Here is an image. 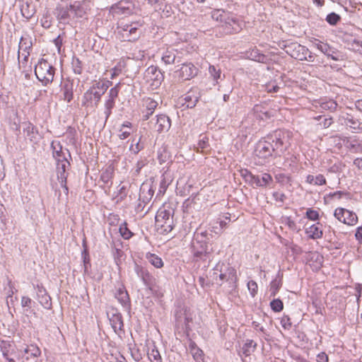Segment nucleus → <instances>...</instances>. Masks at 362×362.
I'll list each match as a JSON object with an SVG mask.
<instances>
[{"label":"nucleus","instance_id":"64","mask_svg":"<svg viewBox=\"0 0 362 362\" xmlns=\"http://www.w3.org/2000/svg\"><path fill=\"white\" fill-rule=\"evenodd\" d=\"M351 148L354 149L355 152L362 151V141L351 144Z\"/></svg>","mask_w":362,"mask_h":362},{"label":"nucleus","instance_id":"58","mask_svg":"<svg viewBox=\"0 0 362 362\" xmlns=\"http://www.w3.org/2000/svg\"><path fill=\"white\" fill-rule=\"evenodd\" d=\"M305 215L306 217L311 221H317L319 219V213L312 209H308Z\"/></svg>","mask_w":362,"mask_h":362},{"label":"nucleus","instance_id":"38","mask_svg":"<svg viewBox=\"0 0 362 362\" xmlns=\"http://www.w3.org/2000/svg\"><path fill=\"white\" fill-rule=\"evenodd\" d=\"M119 232L121 236L124 240H129L134 235V233L128 228L127 223L126 221H124L119 226Z\"/></svg>","mask_w":362,"mask_h":362},{"label":"nucleus","instance_id":"42","mask_svg":"<svg viewBox=\"0 0 362 362\" xmlns=\"http://www.w3.org/2000/svg\"><path fill=\"white\" fill-rule=\"evenodd\" d=\"M81 257L83 263V272L84 274H86L88 273V269L90 267V258L89 255V252L82 251L81 252Z\"/></svg>","mask_w":362,"mask_h":362},{"label":"nucleus","instance_id":"47","mask_svg":"<svg viewBox=\"0 0 362 362\" xmlns=\"http://www.w3.org/2000/svg\"><path fill=\"white\" fill-rule=\"evenodd\" d=\"M270 306H271V308L272 309V310L274 312H280L284 308L283 302L279 298L274 299L270 303Z\"/></svg>","mask_w":362,"mask_h":362},{"label":"nucleus","instance_id":"35","mask_svg":"<svg viewBox=\"0 0 362 362\" xmlns=\"http://www.w3.org/2000/svg\"><path fill=\"white\" fill-rule=\"evenodd\" d=\"M306 182L311 185H323L326 184V179L324 175L321 174L316 176L308 175L306 177Z\"/></svg>","mask_w":362,"mask_h":362},{"label":"nucleus","instance_id":"40","mask_svg":"<svg viewBox=\"0 0 362 362\" xmlns=\"http://www.w3.org/2000/svg\"><path fill=\"white\" fill-rule=\"evenodd\" d=\"M190 352L195 361L199 362L202 360L203 351L199 349L194 343L190 344Z\"/></svg>","mask_w":362,"mask_h":362},{"label":"nucleus","instance_id":"24","mask_svg":"<svg viewBox=\"0 0 362 362\" xmlns=\"http://www.w3.org/2000/svg\"><path fill=\"white\" fill-rule=\"evenodd\" d=\"M224 26L226 32L230 34L238 33L242 29L240 22L233 16H227Z\"/></svg>","mask_w":362,"mask_h":362},{"label":"nucleus","instance_id":"50","mask_svg":"<svg viewBox=\"0 0 362 362\" xmlns=\"http://www.w3.org/2000/svg\"><path fill=\"white\" fill-rule=\"evenodd\" d=\"M340 19V16L334 12L328 14L326 17L327 22L332 25H336L339 21Z\"/></svg>","mask_w":362,"mask_h":362},{"label":"nucleus","instance_id":"37","mask_svg":"<svg viewBox=\"0 0 362 362\" xmlns=\"http://www.w3.org/2000/svg\"><path fill=\"white\" fill-rule=\"evenodd\" d=\"M71 68L75 74L80 75L83 72L82 62L76 56H74L72 57Z\"/></svg>","mask_w":362,"mask_h":362},{"label":"nucleus","instance_id":"59","mask_svg":"<svg viewBox=\"0 0 362 362\" xmlns=\"http://www.w3.org/2000/svg\"><path fill=\"white\" fill-rule=\"evenodd\" d=\"M247 288H248V290L250 291L252 296L254 297L255 296V294L257 293V283L255 281H252V280L250 281L247 283Z\"/></svg>","mask_w":362,"mask_h":362},{"label":"nucleus","instance_id":"28","mask_svg":"<svg viewBox=\"0 0 362 362\" xmlns=\"http://www.w3.org/2000/svg\"><path fill=\"white\" fill-rule=\"evenodd\" d=\"M321 223L317 222L305 228V233L311 239H320L323 233L321 229Z\"/></svg>","mask_w":362,"mask_h":362},{"label":"nucleus","instance_id":"8","mask_svg":"<svg viewBox=\"0 0 362 362\" xmlns=\"http://www.w3.org/2000/svg\"><path fill=\"white\" fill-rule=\"evenodd\" d=\"M135 9L134 4L129 0H122L113 4L110 9V12L114 16H127L134 13Z\"/></svg>","mask_w":362,"mask_h":362},{"label":"nucleus","instance_id":"2","mask_svg":"<svg viewBox=\"0 0 362 362\" xmlns=\"http://www.w3.org/2000/svg\"><path fill=\"white\" fill-rule=\"evenodd\" d=\"M266 138L275 149V156H280L291 146V133L287 130H275Z\"/></svg>","mask_w":362,"mask_h":362},{"label":"nucleus","instance_id":"34","mask_svg":"<svg viewBox=\"0 0 362 362\" xmlns=\"http://www.w3.org/2000/svg\"><path fill=\"white\" fill-rule=\"evenodd\" d=\"M25 354H26V359L28 360L31 358H37L40 356L41 351L40 348L35 344H30L24 350Z\"/></svg>","mask_w":362,"mask_h":362},{"label":"nucleus","instance_id":"1","mask_svg":"<svg viewBox=\"0 0 362 362\" xmlns=\"http://www.w3.org/2000/svg\"><path fill=\"white\" fill-rule=\"evenodd\" d=\"M111 84L112 82L108 80L95 81L84 93L82 98V105L86 107H97L102 96Z\"/></svg>","mask_w":362,"mask_h":362},{"label":"nucleus","instance_id":"17","mask_svg":"<svg viewBox=\"0 0 362 362\" xmlns=\"http://www.w3.org/2000/svg\"><path fill=\"white\" fill-rule=\"evenodd\" d=\"M156 71L157 66H151L146 70L145 75L147 82L149 83L148 87V90L153 92L155 94L158 93L156 90L158 88V75L156 74Z\"/></svg>","mask_w":362,"mask_h":362},{"label":"nucleus","instance_id":"15","mask_svg":"<svg viewBox=\"0 0 362 362\" xmlns=\"http://www.w3.org/2000/svg\"><path fill=\"white\" fill-rule=\"evenodd\" d=\"M161 209H162L160 208V217H162V218L165 221V223L164 224H161L160 226V229L161 230L160 233L168 234L173 228V221L172 217L173 209H166L165 208L163 210Z\"/></svg>","mask_w":362,"mask_h":362},{"label":"nucleus","instance_id":"45","mask_svg":"<svg viewBox=\"0 0 362 362\" xmlns=\"http://www.w3.org/2000/svg\"><path fill=\"white\" fill-rule=\"evenodd\" d=\"M320 107L323 110L334 111L337 107V103L333 100H329L322 102Z\"/></svg>","mask_w":362,"mask_h":362},{"label":"nucleus","instance_id":"48","mask_svg":"<svg viewBox=\"0 0 362 362\" xmlns=\"http://www.w3.org/2000/svg\"><path fill=\"white\" fill-rule=\"evenodd\" d=\"M175 59V55L174 52H173L168 51L162 57V61L165 64H170L174 63Z\"/></svg>","mask_w":362,"mask_h":362},{"label":"nucleus","instance_id":"4","mask_svg":"<svg viewBox=\"0 0 362 362\" xmlns=\"http://www.w3.org/2000/svg\"><path fill=\"white\" fill-rule=\"evenodd\" d=\"M141 26V24L139 22H132L130 23H119L117 29L122 41L134 42L138 40L141 33L139 29Z\"/></svg>","mask_w":362,"mask_h":362},{"label":"nucleus","instance_id":"27","mask_svg":"<svg viewBox=\"0 0 362 362\" xmlns=\"http://www.w3.org/2000/svg\"><path fill=\"white\" fill-rule=\"evenodd\" d=\"M33 49V42L32 39L28 35H25L21 36L18 45V64H20V50H23V52H30Z\"/></svg>","mask_w":362,"mask_h":362},{"label":"nucleus","instance_id":"21","mask_svg":"<svg viewBox=\"0 0 362 362\" xmlns=\"http://www.w3.org/2000/svg\"><path fill=\"white\" fill-rule=\"evenodd\" d=\"M115 297L117 299L118 302L122 306L129 310L131 308V300L129 293L123 285H121L116 291Z\"/></svg>","mask_w":362,"mask_h":362},{"label":"nucleus","instance_id":"22","mask_svg":"<svg viewBox=\"0 0 362 362\" xmlns=\"http://www.w3.org/2000/svg\"><path fill=\"white\" fill-rule=\"evenodd\" d=\"M71 11L73 18H83L89 9L88 3L85 1H74L70 5Z\"/></svg>","mask_w":362,"mask_h":362},{"label":"nucleus","instance_id":"62","mask_svg":"<svg viewBox=\"0 0 362 362\" xmlns=\"http://www.w3.org/2000/svg\"><path fill=\"white\" fill-rule=\"evenodd\" d=\"M54 44L57 47L58 52H60L61 47L63 44V39L60 35H58L55 39L53 40Z\"/></svg>","mask_w":362,"mask_h":362},{"label":"nucleus","instance_id":"6","mask_svg":"<svg viewBox=\"0 0 362 362\" xmlns=\"http://www.w3.org/2000/svg\"><path fill=\"white\" fill-rule=\"evenodd\" d=\"M175 317L178 327L186 331L190 329L189 323L192 321V314L185 305L177 306L175 310Z\"/></svg>","mask_w":362,"mask_h":362},{"label":"nucleus","instance_id":"13","mask_svg":"<svg viewBox=\"0 0 362 362\" xmlns=\"http://www.w3.org/2000/svg\"><path fill=\"white\" fill-rule=\"evenodd\" d=\"M50 148L52 150V157L56 162H60L62 160H64V158H67L66 153H67L70 160L72 159L69 150L68 148L64 149L59 141L53 140L51 142Z\"/></svg>","mask_w":362,"mask_h":362},{"label":"nucleus","instance_id":"41","mask_svg":"<svg viewBox=\"0 0 362 362\" xmlns=\"http://www.w3.org/2000/svg\"><path fill=\"white\" fill-rule=\"evenodd\" d=\"M171 126L170 118L165 115H160V132L168 131Z\"/></svg>","mask_w":362,"mask_h":362},{"label":"nucleus","instance_id":"9","mask_svg":"<svg viewBox=\"0 0 362 362\" xmlns=\"http://www.w3.org/2000/svg\"><path fill=\"white\" fill-rule=\"evenodd\" d=\"M219 279L217 281V284L221 285L223 282H227L230 285V287H235V284L237 281L236 270L230 267L228 264H225L222 270H219Z\"/></svg>","mask_w":362,"mask_h":362},{"label":"nucleus","instance_id":"12","mask_svg":"<svg viewBox=\"0 0 362 362\" xmlns=\"http://www.w3.org/2000/svg\"><path fill=\"white\" fill-rule=\"evenodd\" d=\"M334 216L340 222L347 225H354L358 220L355 213L344 208H337L334 211Z\"/></svg>","mask_w":362,"mask_h":362},{"label":"nucleus","instance_id":"61","mask_svg":"<svg viewBox=\"0 0 362 362\" xmlns=\"http://www.w3.org/2000/svg\"><path fill=\"white\" fill-rule=\"evenodd\" d=\"M273 197L276 202H280L283 203L284 202L286 196L284 193L276 192L273 193Z\"/></svg>","mask_w":362,"mask_h":362},{"label":"nucleus","instance_id":"16","mask_svg":"<svg viewBox=\"0 0 362 362\" xmlns=\"http://www.w3.org/2000/svg\"><path fill=\"white\" fill-rule=\"evenodd\" d=\"M34 287L36 289L37 298L40 304L45 309H51V297L49 296L48 293L47 292V290L43 286V285L42 284H37V285L34 286Z\"/></svg>","mask_w":362,"mask_h":362},{"label":"nucleus","instance_id":"63","mask_svg":"<svg viewBox=\"0 0 362 362\" xmlns=\"http://www.w3.org/2000/svg\"><path fill=\"white\" fill-rule=\"evenodd\" d=\"M317 362H328V356L325 352H321L317 356Z\"/></svg>","mask_w":362,"mask_h":362},{"label":"nucleus","instance_id":"49","mask_svg":"<svg viewBox=\"0 0 362 362\" xmlns=\"http://www.w3.org/2000/svg\"><path fill=\"white\" fill-rule=\"evenodd\" d=\"M317 48L327 57L330 56L331 47L326 43L319 42L316 44Z\"/></svg>","mask_w":362,"mask_h":362},{"label":"nucleus","instance_id":"23","mask_svg":"<svg viewBox=\"0 0 362 362\" xmlns=\"http://www.w3.org/2000/svg\"><path fill=\"white\" fill-rule=\"evenodd\" d=\"M192 247L195 257L202 259L203 257L206 255L207 244L205 241L202 240H198V238H196L192 241Z\"/></svg>","mask_w":362,"mask_h":362},{"label":"nucleus","instance_id":"31","mask_svg":"<svg viewBox=\"0 0 362 362\" xmlns=\"http://www.w3.org/2000/svg\"><path fill=\"white\" fill-rule=\"evenodd\" d=\"M73 83L71 81L65 82L62 87L64 100L70 103L74 97Z\"/></svg>","mask_w":362,"mask_h":362},{"label":"nucleus","instance_id":"36","mask_svg":"<svg viewBox=\"0 0 362 362\" xmlns=\"http://www.w3.org/2000/svg\"><path fill=\"white\" fill-rule=\"evenodd\" d=\"M257 344L252 339H247L244 344L242 351L245 356H250L256 349Z\"/></svg>","mask_w":362,"mask_h":362},{"label":"nucleus","instance_id":"5","mask_svg":"<svg viewBox=\"0 0 362 362\" xmlns=\"http://www.w3.org/2000/svg\"><path fill=\"white\" fill-rule=\"evenodd\" d=\"M242 175L245 181L252 186L266 187L273 182L272 175L266 173L255 175L247 170H245L242 172Z\"/></svg>","mask_w":362,"mask_h":362},{"label":"nucleus","instance_id":"19","mask_svg":"<svg viewBox=\"0 0 362 362\" xmlns=\"http://www.w3.org/2000/svg\"><path fill=\"white\" fill-rule=\"evenodd\" d=\"M199 98V93L197 89H192L186 94L180 98L182 105L187 108L195 107Z\"/></svg>","mask_w":362,"mask_h":362},{"label":"nucleus","instance_id":"43","mask_svg":"<svg viewBox=\"0 0 362 362\" xmlns=\"http://www.w3.org/2000/svg\"><path fill=\"white\" fill-rule=\"evenodd\" d=\"M209 72L210 76L213 78L214 81L218 83V80L221 78V71L220 69H217L213 65H210L209 67Z\"/></svg>","mask_w":362,"mask_h":362},{"label":"nucleus","instance_id":"33","mask_svg":"<svg viewBox=\"0 0 362 362\" xmlns=\"http://www.w3.org/2000/svg\"><path fill=\"white\" fill-rule=\"evenodd\" d=\"M12 347V341L0 339V351L1 352L3 357H7L8 355L11 354V351H13Z\"/></svg>","mask_w":362,"mask_h":362},{"label":"nucleus","instance_id":"30","mask_svg":"<svg viewBox=\"0 0 362 362\" xmlns=\"http://www.w3.org/2000/svg\"><path fill=\"white\" fill-rule=\"evenodd\" d=\"M23 132L25 134L26 137L32 142H35L37 140V135L38 134L37 129L30 122H24Z\"/></svg>","mask_w":362,"mask_h":362},{"label":"nucleus","instance_id":"26","mask_svg":"<svg viewBox=\"0 0 362 362\" xmlns=\"http://www.w3.org/2000/svg\"><path fill=\"white\" fill-rule=\"evenodd\" d=\"M158 103L154 99L146 98L144 99V106L146 107V111L143 112L144 119L147 120L153 115Z\"/></svg>","mask_w":362,"mask_h":362},{"label":"nucleus","instance_id":"51","mask_svg":"<svg viewBox=\"0 0 362 362\" xmlns=\"http://www.w3.org/2000/svg\"><path fill=\"white\" fill-rule=\"evenodd\" d=\"M146 258L148 262L153 265L156 268H158V256L151 252L146 254Z\"/></svg>","mask_w":362,"mask_h":362},{"label":"nucleus","instance_id":"56","mask_svg":"<svg viewBox=\"0 0 362 362\" xmlns=\"http://www.w3.org/2000/svg\"><path fill=\"white\" fill-rule=\"evenodd\" d=\"M21 306L23 308H27L26 311L32 308V304L34 303L33 300L28 296H23L21 298Z\"/></svg>","mask_w":362,"mask_h":362},{"label":"nucleus","instance_id":"18","mask_svg":"<svg viewBox=\"0 0 362 362\" xmlns=\"http://www.w3.org/2000/svg\"><path fill=\"white\" fill-rule=\"evenodd\" d=\"M60 162H56L57 164V178L59 182L67 180L68 173L71 166L70 159L64 158Z\"/></svg>","mask_w":362,"mask_h":362},{"label":"nucleus","instance_id":"44","mask_svg":"<svg viewBox=\"0 0 362 362\" xmlns=\"http://www.w3.org/2000/svg\"><path fill=\"white\" fill-rule=\"evenodd\" d=\"M209 147V139L206 136L200 135L197 144V151L202 152L204 149Z\"/></svg>","mask_w":362,"mask_h":362},{"label":"nucleus","instance_id":"10","mask_svg":"<svg viewBox=\"0 0 362 362\" xmlns=\"http://www.w3.org/2000/svg\"><path fill=\"white\" fill-rule=\"evenodd\" d=\"M255 154L260 158L266 159L273 156H275V149L265 137L263 140H260L257 143L255 148Z\"/></svg>","mask_w":362,"mask_h":362},{"label":"nucleus","instance_id":"52","mask_svg":"<svg viewBox=\"0 0 362 362\" xmlns=\"http://www.w3.org/2000/svg\"><path fill=\"white\" fill-rule=\"evenodd\" d=\"M225 264L218 262L216 267L213 269V279L216 281V283H217L218 279H219V274L221 272L220 269L222 270V269L224 267Z\"/></svg>","mask_w":362,"mask_h":362},{"label":"nucleus","instance_id":"53","mask_svg":"<svg viewBox=\"0 0 362 362\" xmlns=\"http://www.w3.org/2000/svg\"><path fill=\"white\" fill-rule=\"evenodd\" d=\"M119 221V216L115 213H110L107 216V221L110 226H117Z\"/></svg>","mask_w":362,"mask_h":362},{"label":"nucleus","instance_id":"60","mask_svg":"<svg viewBox=\"0 0 362 362\" xmlns=\"http://www.w3.org/2000/svg\"><path fill=\"white\" fill-rule=\"evenodd\" d=\"M112 179V173L108 170L103 172L100 175V180L105 184H107Z\"/></svg>","mask_w":362,"mask_h":362},{"label":"nucleus","instance_id":"20","mask_svg":"<svg viewBox=\"0 0 362 362\" xmlns=\"http://www.w3.org/2000/svg\"><path fill=\"white\" fill-rule=\"evenodd\" d=\"M109 320L112 328L116 334H119L124 332L123 317L122 314L118 312L117 310H115V313H112V315L109 316Z\"/></svg>","mask_w":362,"mask_h":362},{"label":"nucleus","instance_id":"11","mask_svg":"<svg viewBox=\"0 0 362 362\" xmlns=\"http://www.w3.org/2000/svg\"><path fill=\"white\" fill-rule=\"evenodd\" d=\"M286 52L291 55V57L303 61L307 59L309 49L305 46L295 42L286 45Z\"/></svg>","mask_w":362,"mask_h":362},{"label":"nucleus","instance_id":"39","mask_svg":"<svg viewBox=\"0 0 362 362\" xmlns=\"http://www.w3.org/2000/svg\"><path fill=\"white\" fill-rule=\"evenodd\" d=\"M153 347L150 350L148 348L147 356L151 362H158V349L155 344L154 341H152Z\"/></svg>","mask_w":362,"mask_h":362},{"label":"nucleus","instance_id":"25","mask_svg":"<svg viewBox=\"0 0 362 362\" xmlns=\"http://www.w3.org/2000/svg\"><path fill=\"white\" fill-rule=\"evenodd\" d=\"M197 69L191 63L184 64L180 70V76L182 80H188L197 75Z\"/></svg>","mask_w":362,"mask_h":362},{"label":"nucleus","instance_id":"46","mask_svg":"<svg viewBox=\"0 0 362 362\" xmlns=\"http://www.w3.org/2000/svg\"><path fill=\"white\" fill-rule=\"evenodd\" d=\"M229 15L223 11H221V10H216V11H214L212 13V18L214 19H216V21H224V23L226 22V19H227V16H228Z\"/></svg>","mask_w":362,"mask_h":362},{"label":"nucleus","instance_id":"14","mask_svg":"<svg viewBox=\"0 0 362 362\" xmlns=\"http://www.w3.org/2000/svg\"><path fill=\"white\" fill-rule=\"evenodd\" d=\"M54 14L59 23L64 25L69 24L71 21L74 18L70 6H64L58 5L54 9Z\"/></svg>","mask_w":362,"mask_h":362},{"label":"nucleus","instance_id":"29","mask_svg":"<svg viewBox=\"0 0 362 362\" xmlns=\"http://www.w3.org/2000/svg\"><path fill=\"white\" fill-rule=\"evenodd\" d=\"M253 112L256 117L262 120L270 119L273 116L272 112L262 105H255Z\"/></svg>","mask_w":362,"mask_h":362},{"label":"nucleus","instance_id":"7","mask_svg":"<svg viewBox=\"0 0 362 362\" xmlns=\"http://www.w3.org/2000/svg\"><path fill=\"white\" fill-rule=\"evenodd\" d=\"M134 271L151 293L156 294L158 291L156 279L148 272V271L137 263L134 264Z\"/></svg>","mask_w":362,"mask_h":362},{"label":"nucleus","instance_id":"32","mask_svg":"<svg viewBox=\"0 0 362 362\" xmlns=\"http://www.w3.org/2000/svg\"><path fill=\"white\" fill-rule=\"evenodd\" d=\"M119 83H117L115 87L110 88L105 105L115 107V99L117 98L119 93Z\"/></svg>","mask_w":362,"mask_h":362},{"label":"nucleus","instance_id":"54","mask_svg":"<svg viewBox=\"0 0 362 362\" xmlns=\"http://www.w3.org/2000/svg\"><path fill=\"white\" fill-rule=\"evenodd\" d=\"M281 287L280 281L276 279L272 281L270 285V292L272 296H275L276 293L278 292L279 288Z\"/></svg>","mask_w":362,"mask_h":362},{"label":"nucleus","instance_id":"55","mask_svg":"<svg viewBox=\"0 0 362 362\" xmlns=\"http://www.w3.org/2000/svg\"><path fill=\"white\" fill-rule=\"evenodd\" d=\"M351 49L362 55V41L354 39L351 44Z\"/></svg>","mask_w":362,"mask_h":362},{"label":"nucleus","instance_id":"3","mask_svg":"<svg viewBox=\"0 0 362 362\" xmlns=\"http://www.w3.org/2000/svg\"><path fill=\"white\" fill-rule=\"evenodd\" d=\"M35 75L42 85L47 86L54 80L56 68L44 58H40L35 66Z\"/></svg>","mask_w":362,"mask_h":362},{"label":"nucleus","instance_id":"57","mask_svg":"<svg viewBox=\"0 0 362 362\" xmlns=\"http://www.w3.org/2000/svg\"><path fill=\"white\" fill-rule=\"evenodd\" d=\"M281 325L285 329H290L292 326L291 318L288 315H284L281 319Z\"/></svg>","mask_w":362,"mask_h":362}]
</instances>
